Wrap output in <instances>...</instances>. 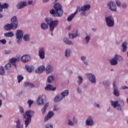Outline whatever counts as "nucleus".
Segmentation results:
<instances>
[{"instance_id":"1","label":"nucleus","mask_w":128,"mask_h":128,"mask_svg":"<svg viewBox=\"0 0 128 128\" xmlns=\"http://www.w3.org/2000/svg\"><path fill=\"white\" fill-rule=\"evenodd\" d=\"M54 10H50V12L52 14L53 16H62L64 14V10H62V6L58 3H56L54 5Z\"/></svg>"},{"instance_id":"2","label":"nucleus","mask_w":128,"mask_h":128,"mask_svg":"<svg viewBox=\"0 0 128 128\" xmlns=\"http://www.w3.org/2000/svg\"><path fill=\"white\" fill-rule=\"evenodd\" d=\"M10 24H7L4 26L6 30H16L18 28V19L16 16H14L11 19Z\"/></svg>"},{"instance_id":"3","label":"nucleus","mask_w":128,"mask_h":128,"mask_svg":"<svg viewBox=\"0 0 128 128\" xmlns=\"http://www.w3.org/2000/svg\"><path fill=\"white\" fill-rule=\"evenodd\" d=\"M34 114V112L32 110H29L24 114V118H26V120L24 122V124L26 126V128L30 124V122H32V116Z\"/></svg>"},{"instance_id":"4","label":"nucleus","mask_w":128,"mask_h":128,"mask_svg":"<svg viewBox=\"0 0 128 128\" xmlns=\"http://www.w3.org/2000/svg\"><path fill=\"white\" fill-rule=\"evenodd\" d=\"M46 22L50 26V32H54L55 28L58 26V20H52L50 18H48L45 19Z\"/></svg>"},{"instance_id":"5","label":"nucleus","mask_w":128,"mask_h":128,"mask_svg":"<svg viewBox=\"0 0 128 128\" xmlns=\"http://www.w3.org/2000/svg\"><path fill=\"white\" fill-rule=\"evenodd\" d=\"M118 60H122V57L118 56V54H115L114 57L112 60H110V62L112 66H116L118 64Z\"/></svg>"},{"instance_id":"6","label":"nucleus","mask_w":128,"mask_h":128,"mask_svg":"<svg viewBox=\"0 0 128 128\" xmlns=\"http://www.w3.org/2000/svg\"><path fill=\"white\" fill-rule=\"evenodd\" d=\"M106 22L108 26H114V19L110 16L106 18Z\"/></svg>"},{"instance_id":"7","label":"nucleus","mask_w":128,"mask_h":128,"mask_svg":"<svg viewBox=\"0 0 128 128\" xmlns=\"http://www.w3.org/2000/svg\"><path fill=\"white\" fill-rule=\"evenodd\" d=\"M16 36L17 40H18L17 42L18 44L20 42V40H22L24 36V32L22 30H17Z\"/></svg>"},{"instance_id":"8","label":"nucleus","mask_w":128,"mask_h":128,"mask_svg":"<svg viewBox=\"0 0 128 128\" xmlns=\"http://www.w3.org/2000/svg\"><path fill=\"white\" fill-rule=\"evenodd\" d=\"M90 8V5L86 4L81 7V8L80 6L78 7L76 10H78V12H86V10H88Z\"/></svg>"},{"instance_id":"9","label":"nucleus","mask_w":128,"mask_h":128,"mask_svg":"<svg viewBox=\"0 0 128 128\" xmlns=\"http://www.w3.org/2000/svg\"><path fill=\"white\" fill-rule=\"evenodd\" d=\"M110 103L111 104V106H114V108H117L118 110H122V106L120 104H118V102H114L112 100H110Z\"/></svg>"},{"instance_id":"10","label":"nucleus","mask_w":128,"mask_h":128,"mask_svg":"<svg viewBox=\"0 0 128 128\" xmlns=\"http://www.w3.org/2000/svg\"><path fill=\"white\" fill-rule=\"evenodd\" d=\"M86 76L88 80H90V82H92V84H94V82H96L94 75L92 74H86Z\"/></svg>"},{"instance_id":"11","label":"nucleus","mask_w":128,"mask_h":128,"mask_svg":"<svg viewBox=\"0 0 128 128\" xmlns=\"http://www.w3.org/2000/svg\"><path fill=\"white\" fill-rule=\"evenodd\" d=\"M108 6H109L110 10L112 12H116V6L114 2L110 1L108 3Z\"/></svg>"},{"instance_id":"12","label":"nucleus","mask_w":128,"mask_h":128,"mask_svg":"<svg viewBox=\"0 0 128 128\" xmlns=\"http://www.w3.org/2000/svg\"><path fill=\"white\" fill-rule=\"evenodd\" d=\"M44 98H46V96H40L36 100V104H38L39 106H42V104H44Z\"/></svg>"},{"instance_id":"13","label":"nucleus","mask_w":128,"mask_h":128,"mask_svg":"<svg viewBox=\"0 0 128 128\" xmlns=\"http://www.w3.org/2000/svg\"><path fill=\"white\" fill-rule=\"evenodd\" d=\"M21 60L22 62H28L30 60V56L28 55H24L21 58Z\"/></svg>"},{"instance_id":"14","label":"nucleus","mask_w":128,"mask_h":128,"mask_svg":"<svg viewBox=\"0 0 128 128\" xmlns=\"http://www.w3.org/2000/svg\"><path fill=\"white\" fill-rule=\"evenodd\" d=\"M54 116V113L52 111H50L47 116L45 117L44 121L48 122V120L50 118H52Z\"/></svg>"},{"instance_id":"15","label":"nucleus","mask_w":128,"mask_h":128,"mask_svg":"<svg viewBox=\"0 0 128 128\" xmlns=\"http://www.w3.org/2000/svg\"><path fill=\"white\" fill-rule=\"evenodd\" d=\"M26 6V2H21L19 4L16 5L18 10H20L22 8H24Z\"/></svg>"},{"instance_id":"16","label":"nucleus","mask_w":128,"mask_h":128,"mask_svg":"<svg viewBox=\"0 0 128 128\" xmlns=\"http://www.w3.org/2000/svg\"><path fill=\"white\" fill-rule=\"evenodd\" d=\"M25 68L28 72H32L34 70V67L32 66L26 65Z\"/></svg>"},{"instance_id":"17","label":"nucleus","mask_w":128,"mask_h":128,"mask_svg":"<svg viewBox=\"0 0 128 128\" xmlns=\"http://www.w3.org/2000/svg\"><path fill=\"white\" fill-rule=\"evenodd\" d=\"M46 70V68L44 66H39V68L36 70V74H42Z\"/></svg>"},{"instance_id":"18","label":"nucleus","mask_w":128,"mask_h":128,"mask_svg":"<svg viewBox=\"0 0 128 128\" xmlns=\"http://www.w3.org/2000/svg\"><path fill=\"white\" fill-rule=\"evenodd\" d=\"M39 56L42 60L44 58V48H41L39 50Z\"/></svg>"},{"instance_id":"19","label":"nucleus","mask_w":128,"mask_h":128,"mask_svg":"<svg viewBox=\"0 0 128 128\" xmlns=\"http://www.w3.org/2000/svg\"><path fill=\"white\" fill-rule=\"evenodd\" d=\"M52 70H54V68L52 67V66L50 64L48 65L46 68V74H50V72H52Z\"/></svg>"},{"instance_id":"20","label":"nucleus","mask_w":128,"mask_h":128,"mask_svg":"<svg viewBox=\"0 0 128 128\" xmlns=\"http://www.w3.org/2000/svg\"><path fill=\"white\" fill-rule=\"evenodd\" d=\"M86 126H92L94 124V121H92V118L91 116H89L88 120H86Z\"/></svg>"},{"instance_id":"21","label":"nucleus","mask_w":128,"mask_h":128,"mask_svg":"<svg viewBox=\"0 0 128 128\" xmlns=\"http://www.w3.org/2000/svg\"><path fill=\"white\" fill-rule=\"evenodd\" d=\"M46 90H56V87H53L50 84H48L45 88Z\"/></svg>"},{"instance_id":"22","label":"nucleus","mask_w":128,"mask_h":128,"mask_svg":"<svg viewBox=\"0 0 128 128\" xmlns=\"http://www.w3.org/2000/svg\"><path fill=\"white\" fill-rule=\"evenodd\" d=\"M8 8V5L6 3H4V4H2L0 3V12H2V9H6V8Z\"/></svg>"},{"instance_id":"23","label":"nucleus","mask_w":128,"mask_h":128,"mask_svg":"<svg viewBox=\"0 0 128 128\" xmlns=\"http://www.w3.org/2000/svg\"><path fill=\"white\" fill-rule=\"evenodd\" d=\"M10 62L14 65L15 68H16V62H18V59L16 58H12L9 60Z\"/></svg>"},{"instance_id":"24","label":"nucleus","mask_w":128,"mask_h":128,"mask_svg":"<svg viewBox=\"0 0 128 128\" xmlns=\"http://www.w3.org/2000/svg\"><path fill=\"white\" fill-rule=\"evenodd\" d=\"M78 14V10H76V12L70 16L68 18L67 20L68 22H72V20L74 18V16Z\"/></svg>"},{"instance_id":"25","label":"nucleus","mask_w":128,"mask_h":128,"mask_svg":"<svg viewBox=\"0 0 128 128\" xmlns=\"http://www.w3.org/2000/svg\"><path fill=\"white\" fill-rule=\"evenodd\" d=\"M116 82H113V86L114 87V96H120V94H118V89H116Z\"/></svg>"},{"instance_id":"26","label":"nucleus","mask_w":128,"mask_h":128,"mask_svg":"<svg viewBox=\"0 0 128 128\" xmlns=\"http://www.w3.org/2000/svg\"><path fill=\"white\" fill-rule=\"evenodd\" d=\"M4 36H6V38H12V36H14V32H6L4 34Z\"/></svg>"},{"instance_id":"27","label":"nucleus","mask_w":128,"mask_h":128,"mask_svg":"<svg viewBox=\"0 0 128 128\" xmlns=\"http://www.w3.org/2000/svg\"><path fill=\"white\" fill-rule=\"evenodd\" d=\"M62 100V98L60 95H58L54 98V102H58Z\"/></svg>"},{"instance_id":"28","label":"nucleus","mask_w":128,"mask_h":128,"mask_svg":"<svg viewBox=\"0 0 128 128\" xmlns=\"http://www.w3.org/2000/svg\"><path fill=\"white\" fill-rule=\"evenodd\" d=\"M68 90H65L61 93V96L62 98H66V96H68Z\"/></svg>"},{"instance_id":"29","label":"nucleus","mask_w":128,"mask_h":128,"mask_svg":"<svg viewBox=\"0 0 128 128\" xmlns=\"http://www.w3.org/2000/svg\"><path fill=\"white\" fill-rule=\"evenodd\" d=\"M48 106V103L46 104L44 107L42 109L41 111L42 114H44V113L46 111V108Z\"/></svg>"},{"instance_id":"30","label":"nucleus","mask_w":128,"mask_h":128,"mask_svg":"<svg viewBox=\"0 0 128 128\" xmlns=\"http://www.w3.org/2000/svg\"><path fill=\"white\" fill-rule=\"evenodd\" d=\"M24 86H29V88H34V84H32L30 82H25Z\"/></svg>"},{"instance_id":"31","label":"nucleus","mask_w":128,"mask_h":128,"mask_svg":"<svg viewBox=\"0 0 128 128\" xmlns=\"http://www.w3.org/2000/svg\"><path fill=\"white\" fill-rule=\"evenodd\" d=\"M126 42H124L122 44V52H126V48H128V47L126 46Z\"/></svg>"},{"instance_id":"32","label":"nucleus","mask_w":128,"mask_h":128,"mask_svg":"<svg viewBox=\"0 0 128 128\" xmlns=\"http://www.w3.org/2000/svg\"><path fill=\"white\" fill-rule=\"evenodd\" d=\"M80 34H78V32H76V34H69V38H76V36H79Z\"/></svg>"},{"instance_id":"33","label":"nucleus","mask_w":128,"mask_h":128,"mask_svg":"<svg viewBox=\"0 0 128 128\" xmlns=\"http://www.w3.org/2000/svg\"><path fill=\"white\" fill-rule=\"evenodd\" d=\"M64 42L66 44H69L70 46V44H72V41L68 40V38H64Z\"/></svg>"},{"instance_id":"34","label":"nucleus","mask_w":128,"mask_h":128,"mask_svg":"<svg viewBox=\"0 0 128 128\" xmlns=\"http://www.w3.org/2000/svg\"><path fill=\"white\" fill-rule=\"evenodd\" d=\"M70 52H72V51L70 49H68L65 52V56L66 58H68L70 56Z\"/></svg>"},{"instance_id":"35","label":"nucleus","mask_w":128,"mask_h":128,"mask_svg":"<svg viewBox=\"0 0 128 128\" xmlns=\"http://www.w3.org/2000/svg\"><path fill=\"white\" fill-rule=\"evenodd\" d=\"M16 128H22L24 126L20 124V120H18L16 122Z\"/></svg>"},{"instance_id":"36","label":"nucleus","mask_w":128,"mask_h":128,"mask_svg":"<svg viewBox=\"0 0 128 128\" xmlns=\"http://www.w3.org/2000/svg\"><path fill=\"white\" fill-rule=\"evenodd\" d=\"M48 24H46V23H42L41 24V28L42 30H47L48 29Z\"/></svg>"},{"instance_id":"37","label":"nucleus","mask_w":128,"mask_h":128,"mask_svg":"<svg viewBox=\"0 0 128 128\" xmlns=\"http://www.w3.org/2000/svg\"><path fill=\"white\" fill-rule=\"evenodd\" d=\"M17 78L18 80V84H20V82H22V80H24V76H22V75H18V76Z\"/></svg>"},{"instance_id":"38","label":"nucleus","mask_w":128,"mask_h":128,"mask_svg":"<svg viewBox=\"0 0 128 128\" xmlns=\"http://www.w3.org/2000/svg\"><path fill=\"white\" fill-rule=\"evenodd\" d=\"M54 76H50L48 77V82H52L53 80H54Z\"/></svg>"},{"instance_id":"39","label":"nucleus","mask_w":128,"mask_h":128,"mask_svg":"<svg viewBox=\"0 0 128 128\" xmlns=\"http://www.w3.org/2000/svg\"><path fill=\"white\" fill-rule=\"evenodd\" d=\"M24 40L25 42H28V40H30V36L28 34H26L24 36Z\"/></svg>"},{"instance_id":"40","label":"nucleus","mask_w":128,"mask_h":128,"mask_svg":"<svg viewBox=\"0 0 128 128\" xmlns=\"http://www.w3.org/2000/svg\"><path fill=\"white\" fill-rule=\"evenodd\" d=\"M78 84H80L82 82L83 79L80 76H78Z\"/></svg>"},{"instance_id":"41","label":"nucleus","mask_w":128,"mask_h":128,"mask_svg":"<svg viewBox=\"0 0 128 128\" xmlns=\"http://www.w3.org/2000/svg\"><path fill=\"white\" fill-rule=\"evenodd\" d=\"M0 74H4V68L2 66L0 67Z\"/></svg>"},{"instance_id":"42","label":"nucleus","mask_w":128,"mask_h":128,"mask_svg":"<svg viewBox=\"0 0 128 128\" xmlns=\"http://www.w3.org/2000/svg\"><path fill=\"white\" fill-rule=\"evenodd\" d=\"M27 103L28 104L29 106V108H30L32 106V104H34V101H32V100H28V101Z\"/></svg>"},{"instance_id":"43","label":"nucleus","mask_w":128,"mask_h":128,"mask_svg":"<svg viewBox=\"0 0 128 128\" xmlns=\"http://www.w3.org/2000/svg\"><path fill=\"white\" fill-rule=\"evenodd\" d=\"M10 64L8 63L6 65V70H10Z\"/></svg>"},{"instance_id":"44","label":"nucleus","mask_w":128,"mask_h":128,"mask_svg":"<svg viewBox=\"0 0 128 128\" xmlns=\"http://www.w3.org/2000/svg\"><path fill=\"white\" fill-rule=\"evenodd\" d=\"M86 56H82L81 57L82 60H83L84 62V63L85 64H88V62H84V60H86Z\"/></svg>"},{"instance_id":"45","label":"nucleus","mask_w":128,"mask_h":128,"mask_svg":"<svg viewBox=\"0 0 128 128\" xmlns=\"http://www.w3.org/2000/svg\"><path fill=\"white\" fill-rule=\"evenodd\" d=\"M0 42H2V44H6V39H3L2 40H0Z\"/></svg>"},{"instance_id":"46","label":"nucleus","mask_w":128,"mask_h":128,"mask_svg":"<svg viewBox=\"0 0 128 128\" xmlns=\"http://www.w3.org/2000/svg\"><path fill=\"white\" fill-rule=\"evenodd\" d=\"M19 110L21 114H24V108H22V107L19 106Z\"/></svg>"},{"instance_id":"47","label":"nucleus","mask_w":128,"mask_h":128,"mask_svg":"<svg viewBox=\"0 0 128 128\" xmlns=\"http://www.w3.org/2000/svg\"><path fill=\"white\" fill-rule=\"evenodd\" d=\"M46 128H54V127L52 126V125H50V124H47L46 126Z\"/></svg>"},{"instance_id":"48","label":"nucleus","mask_w":128,"mask_h":128,"mask_svg":"<svg viewBox=\"0 0 128 128\" xmlns=\"http://www.w3.org/2000/svg\"><path fill=\"white\" fill-rule=\"evenodd\" d=\"M68 124H69V126H74V122L69 120H68Z\"/></svg>"},{"instance_id":"49","label":"nucleus","mask_w":128,"mask_h":128,"mask_svg":"<svg viewBox=\"0 0 128 128\" xmlns=\"http://www.w3.org/2000/svg\"><path fill=\"white\" fill-rule=\"evenodd\" d=\"M90 37L88 36L86 38V40L87 42V44L90 42Z\"/></svg>"},{"instance_id":"50","label":"nucleus","mask_w":128,"mask_h":128,"mask_svg":"<svg viewBox=\"0 0 128 128\" xmlns=\"http://www.w3.org/2000/svg\"><path fill=\"white\" fill-rule=\"evenodd\" d=\"M116 5L118 6H122V4H120V2L119 1H116Z\"/></svg>"},{"instance_id":"51","label":"nucleus","mask_w":128,"mask_h":128,"mask_svg":"<svg viewBox=\"0 0 128 128\" xmlns=\"http://www.w3.org/2000/svg\"><path fill=\"white\" fill-rule=\"evenodd\" d=\"M4 52L6 54H10V50H5Z\"/></svg>"},{"instance_id":"52","label":"nucleus","mask_w":128,"mask_h":128,"mask_svg":"<svg viewBox=\"0 0 128 128\" xmlns=\"http://www.w3.org/2000/svg\"><path fill=\"white\" fill-rule=\"evenodd\" d=\"M54 110H55V111L58 110V106H54Z\"/></svg>"},{"instance_id":"53","label":"nucleus","mask_w":128,"mask_h":128,"mask_svg":"<svg viewBox=\"0 0 128 128\" xmlns=\"http://www.w3.org/2000/svg\"><path fill=\"white\" fill-rule=\"evenodd\" d=\"M77 92H78V94H80L82 92V90H80V88H77Z\"/></svg>"},{"instance_id":"54","label":"nucleus","mask_w":128,"mask_h":128,"mask_svg":"<svg viewBox=\"0 0 128 128\" xmlns=\"http://www.w3.org/2000/svg\"><path fill=\"white\" fill-rule=\"evenodd\" d=\"M122 8H126V3H124L122 4Z\"/></svg>"},{"instance_id":"55","label":"nucleus","mask_w":128,"mask_h":128,"mask_svg":"<svg viewBox=\"0 0 128 128\" xmlns=\"http://www.w3.org/2000/svg\"><path fill=\"white\" fill-rule=\"evenodd\" d=\"M103 84H104V86H108V82H104Z\"/></svg>"},{"instance_id":"56","label":"nucleus","mask_w":128,"mask_h":128,"mask_svg":"<svg viewBox=\"0 0 128 128\" xmlns=\"http://www.w3.org/2000/svg\"><path fill=\"white\" fill-rule=\"evenodd\" d=\"M73 121L74 122L75 124H76V122H77L76 119V118L74 117L73 118Z\"/></svg>"},{"instance_id":"57","label":"nucleus","mask_w":128,"mask_h":128,"mask_svg":"<svg viewBox=\"0 0 128 128\" xmlns=\"http://www.w3.org/2000/svg\"><path fill=\"white\" fill-rule=\"evenodd\" d=\"M122 90H126V88H128V87L126 86H123L122 87Z\"/></svg>"},{"instance_id":"58","label":"nucleus","mask_w":128,"mask_h":128,"mask_svg":"<svg viewBox=\"0 0 128 128\" xmlns=\"http://www.w3.org/2000/svg\"><path fill=\"white\" fill-rule=\"evenodd\" d=\"M70 28H72V26H68V28H67V30H70Z\"/></svg>"},{"instance_id":"59","label":"nucleus","mask_w":128,"mask_h":128,"mask_svg":"<svg viewBox=\"0 0 128 128\" xmlns=\"http://www.w3.org/2000/svg\"><path fill=\"white\" fill-rule=\"evenodd\" d=\"M32 4V1H28V4Z\"/></svg>"},{"instance_id":"60","label":"nucleus","mask_w":128,"mask_h":128,"mask_svg":"<svg viewBox=\"0 0 128 128\" xmlns=\"http://www.w3.org/2000/svg\"><path fill=\"white\" fill-rule=\"evenodd\" d=\"M95 106H96V108H100V104H96L95 105Z\"/></svg>"},{"instance_id":"61","label":"nucleus","mask_w":128,"mask_h":128,"mask_svg":"<svg viewBox=\"0 0 128 128\" xmlns=\"http://www.w3.org/2000/svg\"><path fill=\"white\" fill-rule=\"evenodd\" d=\"M48 0H43V2H48Z\"/></svg>"},{"instance_id":"62","label":"nucleus","mask_w":128,"mask_h":128,"mask_svg":"<svg viewBox=\"0 0 128 128\" xmlns=\"http://www.w3.org/2000/svg\"><path fill=\"white\" fill-rule=\"evenodd\" d=\"M92 30H93V32H96V30L94 28H92Z\"/></svg>"},{"instance_id":"63","label":"nucleus","mask_w":128,"mask_h":128,"mask_svg":"<svg viewBox=\"0 0 128 128\" xmlns=\"http://www.w3.org/2000/svg\"><path fill=\"white\" fill-rule=\"evenodd\" d=\"M2 16H4V15H2V14H0V18H2Z\"/></svg>"},{"instance_id":"64","label":"nucleus","mask_w":128,"mask_h":128,"mask_svg":"<svg viewBox=\"0 0 128 128\" xmlns=\"http://www.w3.org/2000/svg\"><path fill=\"white\" fill-rule=\"evenodd\" d=\"M2 106V100H0V106Z\"/></svg>"}]
</instances>
